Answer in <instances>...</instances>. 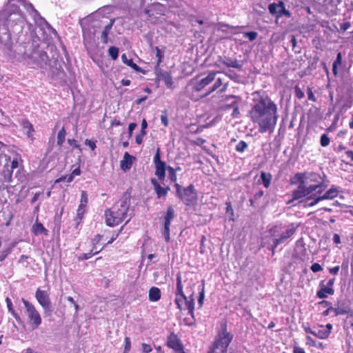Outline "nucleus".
I'll return each instance as SVG.
<instances>
[{"label": "nucleus", "instance_id": "1", "mask_svg": "<svg viewBox=\"0 0 353 353\" xmlns=\"http://www.w3.org/2000/svg\"><path fill=\"white\" fill-rule=\"evenodd\" d=\"M299 183L297 188L292 191V201L305 197L303 201L305 207H312L323 200H333L340 192L339 188L332 185L325 192L327 185L319 173L298 172L291 180L292 184Z\"/></svg>", "mask_w": 353, "mask_h": 353}, {"label": "nucleus", "instance_id": "2", "mask_svg": "<svg viewBox=\"0 0 353 353\" xmlns=\"http://www.w3.org/2000/svg\"><path fill=\"white\" fill-rule=\"evenodd\" d=\"M256 93L258 97L253 99L248 116L254 124L258 125L260 133H271L274 130L279 119L277 105L268 94Z\"/></svg>", "mask_w": 353, "mask_h": 353}, {"label": "nucleus", "instance_id": "3", "mask_svg": "<svg viewBox=\"0 0 353 353\" xmlns=\"http://www.w3.org/2000/svg\"><path fill=\"white\" fill-rule=\"evenodd\" d=\"M21 22V12L17 6H9L0 12V48L11 50L12 37L10 29Z\"/></svg>", "mask_w": 353, "mask_h": 353}, {"label": "nucleus", "instance_id": "4", "mask_svg": "<svg viewBox=\"0 0 353 353\" xmlns=\"http://www.w3.org/2000/svg\"><path fill=\"white\" fill-rule=\"evenodd\" d=\"M130 199V194L124 192L112 208H107L105 210V223L108 226L114 227L118 225L128 217Z\"/></svg>", "mask_w": 353, "mask_h": 353}, {"label": "nucleus", "instance_id": "5", "mask_svg": "<svg viewBox=\"0 0 353 353\" xmlns=\"http://www.w3.org/2000/svg\"><path fill=\"white\" fill-rule=\"evenodd\" d=\"M16 57L18 61L24 63L30 68H41L43 62L48 58L46 52L26 43L19 46Z\"/></svg>", "mask_w": 353, "mask_h": 353}, {"label": "nucleus", "instance_id": "6", "mask_svg": "<svg viewBox=\"0 0 353 353\" xmlns=\"http://www.w3.org/2000/svg\"><path fill=\"white\" fill-rule=\"evenodd\" d=\"M176 291H175V300L174 302L176 305V307L179 310H181L183 309V302L185 301V308L188 310V314L191 316L190 319L185 318L183 321L185 325L188 326H192L195 324V319H194V292L192 291V288H191V294L188 297H187L183 292V286L182 283V278L180 273H178L176 279Z\"/></svg>", "mask_w": 353, "mask_h": 353}, {"label": "nucleus", "instance_id": "7", "mask_svg": "<svg viewBox=\"0 0 353 353\" xmlns=\"http://www.w3.org/2000/svg\"><path fill=\"white\" fill-rule=\"evenodd\" d=\"M233 339V334L228 332L227 325L224 323L221 325V331L216 335L212 345L215 349H219L223 352L227 353L228 348Z\"/></svg>", "mask_w": 353, "mask_h": 353}, {"label": "nucleus", "instance_id": "8", "mask_svg": "<svg viewBox=\"0 0 353 353\" xmlns=\"http://www.w3.org/2000/svg\"><path fill=\"white\" fill-rule=\"evenodd\" d=\"M168 8L159 2H154L150 4L145 9V13L148 19L153 24L158 23L161 17L165 16Z\"/></svg>", "mask_w": 353, "mask_h": 353}, {"label": "nucleus", "instance_id": "9", "mask_svg": "<svg viewBox=\"0 0 353 353\" xmlns=\"http://www.w3.org/2000/svg\"><path fill=\"white\" fill-rule=\"evenodd\" d=\"M24 305L26 314L28 317V322L32 330L37 329L41 324V316L34 305L28 301L22 299Z\"/></svg>", "mask_w": 353, "mask_h": 353}, {"label": "nucleus", "instance_id": "10", "mask_svg": "<svg viewBox=\"0 0 353 353\" xmlns=\"http://www.w3.org/2000/svg\"><path fill=\"white\" fill-rule=\"evenodd\" d=\"M177 196L187 205L193 203L196 200V192L192 184L186 188H182L179 183H174Z\"/></svg>", "mask_w": 353, "mask_h": 353}, {"label": "nucleus", "instance_id": "11", "mask_svg": "<svg viewBox=\"0 0 353 353\" xmlns=\"http://www.w3.org/2000/svg\"><path fill=\"white\" fill-rule=\"evenodd\" d=\"M299 228V225L291 223L289 225L286 230L283 232L279 236L273 239V244L271 246L272 254L274 253L275 248L280 244L285 243L289 238L294 234Z\"/></svg>", "mask_w": 353, "mask_h": 353}, {"label": "nucleus", "instance_id": "12", "mask_svg": "<svg viewBox=\"0 0 353 353\" xmlns=\"http://www.w3.org/2000/svg\"><path fill=\"white\" fill-rule=\"evenodd\" d=\"M160 152V148H158L153 159L155 166L154 174L159 181H163L165 178L166 170H168V166L165 161L161 160Z\"/></svg>", "mask_w": 353, "mask_h": 353}, {"label": "nucleus", "instance_id": "13", "mask_svg": "<svg viewBox=\"0 0 353 353\" xmlns=\"http://www.w3.org/2000/svg\"><path fill=\"white\" fill-rule=\"evenodd\" d=\"M35 298L43 307L44 314L46 316H51L52 312V305L48 292L45 290L37 289L35 293Z\"/></svg>", "mask_w": 353, "mask_h": 353}, {"label": "nucleus", "instance_id": "14", "mask_svg": "<svg viewBox=\"0 0 353 353\" xmlns=\"http://www.w3.org/2000/svg\"><path fill=\"white\" fill-rule=\"evenodd\" d=\"M335 279H330L326 284L324 283V281H321L319 283L320 289L316 292V296L319 299H325L330 295L334 294V283Z\"/></svg>", "mask_w": 353, "mask_h": 353}, {"label": "nucleus", "instance_id": "15", "mask_svg": "<svg viewBox=\"0 0 353 353\" xmlns=\"http://www.w3.org/2000/svg\"><path fill=\"white\" fill-rule=\"evenodd\" d=\"M166 345L171 348L174 353H185L184 347L179 337L171 332L167 337Z\"/></svg>", "mask_w": 353, "mask_h": 353}, {"label": "nucleus", "instance_id": "16", "mask_svg": "<svg viewBox=\"0 0 353 353\" xmlns=\"http://www.w3.org/2000/svg\"><path fill=\"white\" fill-rule=\"evenodd\" d=\"M219 72V71H210L205 77L201 79L194 83L193 89L196 92L201 91L215 79L216 74Z\"/></svg>", "mask_w": 353, "mask_h": 353}, {"label": "nucleus", "instance_id": "17", "mask_svg": "<svg viewBox=\"0 0 353 353\" xmlns=\"http://www.w3.org/2000/svg\"><path fill=\"white\" fill-rule=\"evenodd\" d=\"M103 237V234L96 235L92 240V242L94 244L92 249L88 253H83V254H81L79 256V260H81V261L87 260V259L91 258L94 254H97L99 252H100L101 250H103L107 246V244L103 245V246L101 248H100L99 250H97V248H96V245L98 244L101 241Z\"/></svg>", "mask_w": 353, "mask_h": 353}, {"label": "nucleus", "instance_id": "18", "mask_svg": "<svg viewBox=\"0 0 353 353\" xmlns=\"http://www.w3.org/2000/svg\"><path fill=\"white\" fill-rule=\"evenodd\" d=\"M218 62L224 65L228 68H234L238 70H241L242 68V65L239 63V61L236 59H232L230 57H219Z\"/></svg>", "mask_w": 353, "mask_h": 353}, {"label": "nucleus", "instance_id": "19", "mask_svg": "<svg viewBox=\"0 0 353 353\" xmlns=\"http://www.w3.org/2000/svg\"><path fill=\"white\" fill-rule=\"evenodd\" d=\"M134 159H135V158L132 155H130L128 152H125L123 159L120 162V167L121 170L123 171L129 170L132 165V161Z\"/></svg>", "mask_w": 353, "mask_h": 353}, {"label": "nucleus", "instance_id": "20", "mask_svg": "<svg viewBox=\"0 0 353 353\" xmlns=\"http://www.w3.org/2000/svg\"><path fill=\"white\" fill-rule=\"evenodd\" d=\"M150 181L153 185L154 190L157 194V197L158 199L165 198L166 194L164 191L163 187L160 185L159 181L155 178H152Z\"/></svg>", "mask_w": 353, "mask_h": 353}, {"label": "nucleus", "instance_id": "21", "mask_svg": "<svg viewBox=\"0 0 353 353\" xmlns=\"http://www.w3.org/2000/svg\"><path fill=\"white\" fill-rule=\"evenodd\" d=\"M157 77L159 80H162L164 81L166 86L169 88H172L173 87V81L172 77L170 72H160L159 74H157Z\"/></svg>", "mask_w": 353, "mask_h": 353}, {"label": "nucleus", "instance_id": "22", "mask_svg": "<svg viewBox=\"0 0 353 353\" xmlns=\"http://www.w3.org/2000/svg\"><path fill=\"white\" fill-rule=\"evenodd\" d=\"M32 232L37 236L41 234H43L45 235L48 234V231L45 227L41 223L38 222V220H36V222L33 224L31 229Z\"/></svg>", "mask_w": 353, "mask_h": 353}, {"label": "nucleus", "instance_id": "23", "mask_svg": "<svg viewBox=\"0 0 353 353\" xmlns=\"http://www.w3.org/2000/svg\"><path fill=\"white\" fill-rule=\"evenodd\" d=\"M161 292L159 288L152 287L149 290L148 299L152 302H157L161 299Z\"/></svg>", "mask_w": 353, "mask_h": 353}, {"label": "nucleus", "instance_id": "24", "mask_svg": "<svg viewBox=\"0 0 353 353\" xmlns=\"http://www.w3.org/2000/svg\"><path fill=\"white\" fill-rule=\"evenodd\" d=\"M115 19H112L110 21V22L105 26L101 35V38L102 40V42L103 43H107L108 41V34L114 23Z\"/></svg>", "mask_w": 353, "mask_h": 353}, {"label": "nucleus", "instance_id": "25", "mask_svg": "<svg viewBox=\"0 0 353 353\" xmlns=\"http://www.w3.org/2000/svg\"><path fill=\"white\" fill-rule=\"evenodd\" d=\"M121 59L124 63H125L127 65L131 67L135 71L144 73L143 69L141 67H139L137 64L134 63V61L132 59H128L125 54H123L121 55Z\"/></svg>", "mask_w": 353, "mask_h": 353}, {"label": "nucleus", "instance_id": "26", "mask_svg": "<svg viewBox=\"0 0 353 353\" xmlns=\"http://www.w3.org/2000/svg\"><path fill=\"white\" fill-rule=\"evenodd\" d=\"M283 16L286 17L287 18H290L292 16L291 12L285 8V3L283 1H279V10H278V14L276 16V18H280Z\"/></svg>", "mask_w": 353, "mask_h": 353}, {"label": "nucleus", "instance_id": "27", "mask_svg": "<svg viewBox=\"0 0 353 353\" xmlns=\"http://www.w3.org/2000/svg\"><path fill=\"white\" fill-rule=\"evenodd\" d=\"M20 124L23 128V129L27 130V132H26L27 136L28 137H32V134H33V132H34V130L33 125L29 121V120H28L26 119H22L20 121Z\"/></svg>", "mask_w": 353, "mask_h": 353}, {"label": "nucleus", "instance_id": "28", "mask_svg": "<svg viewBox=\"0 0 353 353\" xmlns=\"http://www.w3.org/2000/svg\"><path fill=\"white\" fill-rule=\"evenodd\" d=\"M272 174L262 171L261 172L260 179L262 184L265 188H268L270 185L272 181Z\"/></svg>", "mask_w": 353, "mask_h": 353}, {"label": "nucleus", "instance_id": "29", "mask_svg": "<svg viewBox=\"0 0 353 353\" xmlns=\"http://www.w3.org/2000/svg\"><path fill=\"white\" fill-rule=\"evenodd\" d=\"M6 302L7 307H8L9 312L11 313V314L14 316V318L16 319V321L17 322H19V323L21 322V317L19 315V314H17L15 312V310H14L12 303L9 297H7L6 299Z\"/></svg>", "mask_w": 353, "mask_h": 353}, {"label": "nucleus", "instance_id": "30", "mask_svg": "<svg viewBox=\"0 0 353 353\" xmlns=\"http://www.w3.org/2000/svg\"><path fill=\"white\" fill-rule=\"evenodd\" d=\"M174 217V210L172 206H169L165 214L164 225H170L171 221Z\"/></svg>", "mask_w": 353, "mask_h": 353}, {"label": "nucleus", "instance_id": "31", "mask_svg": "<svg viewBox=\"0 0 353 353\" xmlns=\"http://www.w3.org/2000/svg\"><path fill=\"white\" fill-rule=\"evenodd\" d=\"M229 99H232L233 101L230 103L225 104L224 109L226 110L232 109L236 105H239V98H238L237 97H236L234 95H230L226 97L227 100H228Z\"/></svg>", "mask_w": 353, "mask_h": 353}, {"label": "nucleus", "instance_id": "32", "mask_svg": "<svg viewBox=\"0 0 353 353\" xmlns=\"http://www.w3.org/2000/svg\"><path fill=\"white\" fill-rule=\"evenodd\" d=\"M223 85V81L221 78H218L213 85L208 90V91L202 96L203 97H205L210 94L212 92H214L216 90L219 88Z\"/></svg>", "mask_w": 353, "mask_h": 353}, {"label": "nucleus", "instance_id": "33", "mask_svg": "<svg viewBox=\"0 0 353 353\" xmlns=\"http://www.w3.org/2000/svg\"><path fill=\"white\" fill-rule=\"evenodd\" d=\"M66 135V131L64 127H62V128L59 131L57 134V145L61 147L62 146L63 143L65 141Z\"/></svg>", "mask_w": 353, "mask_h": 353}, {"label": "nucleus", "instance_id": "34", "mask_svg": "<svg viewBox=\"0 0 353 353\" xmlns=\"http://www.w3.org/2000/svg\"><path fill=\"white\" fill-rule=\"evenodd\" d=\"M156 51V57L157 58L156 70L159 68L160 63L163 61L164 59V50H162L159 48V47H155Z\"/></svg>", "mask_w": 353, "mask_h": 353}, {"label": "nucleus", "instance_id": "35", "mask_svg": "<svg viewBox=\"0 0 353 353\" xmlns=\"http://www.w3.org/2000/svg\"><path fill=\"white\" fill-rule=\"evenodd\" d=\"M350 309L349 307H333V312H334V316H337L339 315H343L347 314L350 312Z\"/></svg>", "mask_w": 353, "mask_h": 353}, {"label": "nucleus", "instance_id": "36", "mask_svg": "<svg viewBox=\"0 0 353 353\" xmlns=\"http://www.w3.org/2000/svg\"><path fill=\"white\" fill-rule=\"evenodd\" d=\"M104 233L110 234V240L106 243L107 245L108 244H111L112 243H113L119 236V232H116V231H110L108 230H104Z\"/></svg>", "mask_w": 353, "mask_h": 353}, {"label": "nucleus", "instance_id": "37", "mask_svg": "<svg viewBox=\"0 0 353 353\" xmlns=\"http://www.w3.org/2000/svg\"><path fill=\"white\" fill-rule=\"evenodd\" d=\"M168 177L172 182L176 183L177 176L176 174V170L172 167L168 166Z\"/></svg>", "mask_w": 353, "mask_h": 353}, {"label": "nucleus", "instance_id": "38", "mask_svg": "<svg viewBox=\"0 0 353 353\" xmlns=\"http://www.w3.org/2000/svg\"><path fill=\"white\" fill-rule=\"evenodd\" d=\"M313 335L320 339H326L329 337L328 333H327L324 329L318 330L317 331L314 330Z\"/></svg>", "mask_w": 353, "mask_h": 353}, {"label": "nucleus", "instance_id": "39", "mask_svg": "<svg viewBox=\"0 0 353 353\" xmlns=\"http://www.w3.org/2000/svg\"><path fill=\"white\" fill-rule=\"evenodd\" d=\"M248 143L245 141L241 140L237 143L235 149L238 152L242 153L248 148Z\"/></svg>", "mask_w": 353, "mask_h": 353}, {"label": "nucleus", "instance_id": "40", "mask_svg": "<svg viewBox=\"0 0 353 353\" xmlns=\"http://www.w3.org/2000/svg\"><path fill=\"white\" fill-rule=\"evenodd\" d=\"M108 54L113 60H116L119 56V48L114 46L110 47Z\"/></svg>", "mask_w": 353, "mask_h": 353}, {"label": "nucleus", "instance_id": "41", "mask_svg": "<svg viewBox=\"0 0 353 353\" xmlns=\"http://www.w3.org/2000/svg\"><path fill=\"white\" fill-rule=\"evenodd\" d=\"M88 203V197L87 192L85 190H82L81 192V200L79 205L86 207Z\"/></svg>", "mask_w": 353, "mask_h": 353}, {"label": "nucleus", "instance_id": "42", "mask_svg": "<svg viewBox=\"0 0 353 353\" xmlns=\"http://www.w3.org/2000/svg\"><path fill=\"white\" fill-rule=\"evenodd\" d=\"M330 143V139L327 134L321 136L320 143L322 147H327Z\"/></svg>", "mask_w": 353, "mask_h": 353}, {"label": "nucleus", "instance_id": "43", "mask_svg": "<svg viewBox=\"0 0 353 353\" xmlns=\"http://www.w3.org/2000/svg\"><path fill=\"white\" fill-rule=\"evenodd\" d=\"M278 10H279V3H272L268 6V10H269L270 13L272 14H275L276 17L278 14Z\"/></svg>", "mask_w": 353, "mask_h": 353}, {"label": "nucleus", "instance_id": "44", "mask_svg": "<svg viewBox=\"0 0 353 353\" xmlns=\"http://www.w3.org/2000/svg\"><path fill=\"white\" fill-rule=\"evenodd\" d=\"M85 210L86 207L79 205L77 210V219H78L79 221H81L85 212Z\"/></svg>", "mask_w": 353, "mask_h": 353}, {"label": "nucleus", "instance_id": "45", "mask_svg": "<svg viewBox=\"0 0 353 353\" xmlns=\"http://www.w3.org/2000/svg\"><path fill=\"white\" fill-rule=\"evenodd\" d=\"M225 205H226L225 212L230 214L231 220H234V210L232 209L231 202L227 201L225 203Z\"/></svg>", "mask_w": 353, "mask_h": 353}, {"label": "nucleus", "instance_id": "46", "mask_svg": "<svg viewBox=\"0 0 353 353\" xmlns=\"http://www.w3.org/2000/svg\"><path fill=\"white\" fill-rule=\"evenodd\" d=\"M319 304H324V305L328 306L327 309L325 310V311H323V316H327L330 311H333V307L332 306V304L330 302L327 301H322L319 302Z\"/></svg>", "mask_w": 353, "mask_h": 353}, {"label": "nucleus", "instance_id": "47", "mask_svg": "<svg viewBox=\"0 0 353 353\" xmlns=\"http://www.w3.org/2000/svg\"><path fill=\"white\" fill-rule=\"evenodd\" d=\"M81 174L80 168H75L68 177V183H70L73 181L74 176H79Z\"/></svg>", "mask_w": 353, "mask_h": 353}, {"label": "nucleus", "instance_id": "48", "mask_svg": "<svg viewBox=\"0 0 353 353\" xmlns=\"http://www.w3.org/2000/svg\"><path fill=\"white\" fill-rule=\"evenodd\" d=\"M244 37L248 38L250 41H252L257 37V32L254 31L247 32L243 34Z\"/></svg>", "mask_w": 353, "mask_h": 353}, {"label": "nucleus", "instance_id": "49", "mask_svg": "<svg viewBox=\"0 0 353 353\" xmlns=\"http://www.w3.org/2000/svg\"><path fill=\"white\" fill-rule=\"evenodd\" d=\"M205 241H206L205 236L202 235L201 237V243H200V248H199V252L201 254H203L206 252L205 245Z\"/></svg>", "mask_w": 353, "mask_h": 353}, {"label": "nucleus", "instance_id": "50", "mask_svg": "<svg viewBox=\"0 0 353 353\" xmlns=\"http://www.w3.org/2000/svg\"><path fill=\"white\" fill-rule=\"evenodd\" d=\"M170 225H164V230H163V236L165 237V239L166 242H169L170 239Z\"/></svg>", "mask_w": 353, "mask_h": 353}, {"label": "nucleus", "instance_id": "51", "mask_svg": "<svg viewBox=\"0 0 353 353\" xmlns=\"http://www.w3.org/2000/svg\"><path fill=\"white\" fill-rule=\"evenodd\" d=\"M294 92H295L296 97L299 99H301L305 97L304 92L301 90V89L298 85H296L294 87Z\"/></svg>", "mask_w": 353, "mask_h": 353}, {"label": "nucleus", "instance_id": "52", "mask_svg": "<svg viewBox=\"0 0 353 353\" xmlns=\"http://www.w3.org/2000/svg\"><path fill=\"white\" fill-rule=\"evenodd\" d=\"M124 342H125L124 353H128V352L130 350V348H131L130 339L129 337L126 336L125 338Z\"/></svg>", "mask_w": 353, "mask_h": 353}, {"label": "nucleus", "instance_id": "53", "mask_svg": "<svg viewBox=\"0 0 353 353\" xmlns=\"http://www.w3.org/2000/svg\"><path fill=\"white\" fill-rule=\"evenodd\" d=\"M205 297V292H204V287H203L201 291L199 292V296L198 299V303L199 305V307H201L203 304Z\"/></svg>", "mask_w": 353, "mask_h": 353}, {"label": "nucleus", "instance_id": "54", "mask_svg": "<svg viewBox=\"0 0 353 353\" xmlns=\"http://www.w3.org/2000/svg\"><path fill=\"white\" fill-rule=\"evenodd\" d=\"M307 97H308V99L313 101V102H316V98L315 97L313 92H312V90L311 88L308 87L307 89Z\"/></svg>", "mask_w": 353, "mask_h": 353}, {"label": "nucleus", "instance_id": "55", "mask_svg": "<svg viewBox=\"0 0 353 353\" xmlns=\"http://www.w3.org/2000/svg\"><path fill=\"white\" fill-rule=\"evenodd\" d=\"M161 121L162 124H163L165 127L168 125L169 121L166 111H164L163 114L161 115Z\"/></svg>", "mask_w": 353, "mask_h": 353}, {"label": "nucleus", "instance_id": "56", "mask_svg": "<svg viewBox=\"0 0 353 353\" xmlns=\"http://www.w3.org/2000/svg\"><path fill=\"white\" fill-rule=\"evenodd\" d=\"M310 269L314 273L320 272V271H321L323 270L321 265L319 263H313L311 265Z\"/></svg>", "mask_w": 353, "mask_h": 353}, {"label": "nucleus", "instance_id": "57", "mask_svg": "<svg viewBox=\"0 0 353 353\" xmlns=\"http://www.w3.org/2000/svg\"><path fill=\"white\" fill-rule=\"evenodd\" d=\"M142 351L144 353H150L152 351V348L150 345L147 343H142L141 345Z\"/></svg>", "mask_w": 353, "mask_h": 353}, {"label": "nucleus", "instance_id": "58", "mask_svg": "<svg viewBox=\"0 0 353 353\" xmlns=\"http://www.w3.org/2000/svg\"><path fill=\"white\" fill-rule=\"evenodd\" d=\"M306 344L309 346L314 347L316 345V342L311 336H306Z\"/></svg>", "mask_w": 353, "mask_h": 353}, {"label": "nucleus", "instance_id": "59", "mask_svg": "<svg viewBox=\"0 0 353 353\" xmlns=\"http://www.w3.org/2000/svg\"><path fill=\"white\" fill-rule=\"evenodd\" d=\"M19 159L18 157H17L16 159H14L12 160V161L11 162V172L10 174V175L11 176L12 174V172L13 171L14 169H16L18 168L19 166Z\"/></svg>", "mask_w": 353, "mask_h": 353}, {"label": "nucleus", "instance_id": "60", "mask_svg": "<svg viewBox=\"0 0 353 353\" xmlns=\"http://www.w3.org/2000/svg\"><path fill=\"white\" fill-rule=\"evenodd\" d=\"M10 252V249H6V250H2L0 253V261H3L7 257V256L9 254Z\"/></svg>", "mask_w": 353, "mask_h": 353}, {"label": "nucleus", "instance_id": "61", "mask_svg": "<svg viewBox=\"0 0 353 353\" xmlns=\"http://www.w3.org/2000/svg\"><path fill=\"white\" fill-rule=\"evenodd\" d=\"M350 26H351L350 23L349 21H346L340 25V30L342 32H345L350 28Z\"/></svg>", "mask_w": 353, "mask_h": 353}, {"label": "nucleus", "instance_id": "62", "mask_svg": "<svg viewBox=\"0 0 353 353\" xmlns=\"http://www.w3.org/2000/svg\"><path fill=\"white\" fill-rule=\"evenodd\" d=\"M85 144L88 145L92 150H95L97 145L94 141H92L90 139H85Z\"/></svg>", "mask_w": 353, "mask_h": 353}, {"label": "nucleus", "instance_id": "63", "mask_svg": "<svg viewBox=\"0 0 353 353\" xmlns=\"http://www.w3.org/2000/svg\"><path fill=\"white\" fill-rule=\"evenodd\" d=\"M342 63V54L341 52H338L336 59L334 61L333 64L336 65H341Z\"/></svg>", "mask_w": 353, "mask_h": 353}, {"label": "nucleus", "instance_id": "64", "mask_svg": "<svg viewBox=\"0 0 353 353\" xmlns=\"http://www.w3.org/2000/svg\"><path fill=\"white\" fill-rule=\"evenodd\" d=\"M137 123H130L128 125V134H129V137H131L132 135V132H133V130L136 128L137 127Z\"/></svg>", "mask_w": 353, "mask_h": 353}]
</instances>
